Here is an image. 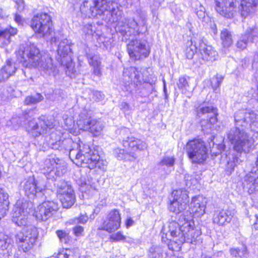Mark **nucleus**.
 <instances>
[{
  "label": "nucleus",
  "mask_w": 258,
  "mask_h": 258,
  "mask_svg": "<svg viewBox=\"0 0 258 258\" xmlns=\"http://www.w3.org/2000/svg\"><path fill=\"white\" fill-rule=\"evenodd\" d=\"M127 50L130 57L139 60L149 56L150 48L145 40L132 39L127 45Z\"/></svg>",
  "instance_id": "nucleus-9"
},
{
  "label": "nucleus",
  "mask_w": 258,
  "mask_h": 258,
  "mask_svg": "<svg viewBox=\"0 0 258 258\" xmlns=\"http://www.w3.org/2000/svg\"><path fill=\"white\" fill-rule=\"evenodd\" d=\"M250 121L249 125L258 127V111L256 112L250 111Z\"/></svg>",
  "instance_id": "nucleus-53"
},
{
  "label": "nucleus",
  "mask_w": 258,
  "mask_h": 258,
  "mask_svg": "<svg viewBox=\"0 0 258 258\" xmlns=\"http://www.w3.org/2000/svg\"><path fill=\"white\" fill-rule=\"evenodd\" d=\"M243 35L246 36L249 41L253 42L254 40L258 37V27L255 25L248 27Z\"/></svg>",
  "instance_id": "nucleus-39"
},
{
  "label": "nucleus",
  "mask_w": 258,
  "mask_h": 258,
  "mask_svg": "<svg viewBox=\"0 0 258 258\" xmlns=\"http://www.w3.org/2000/svg\"><path fill=\"white\" fill-rule=\"evenodd\" d=\"M181 218L184 219V222L182 223V233L178 239L177 244L180 245L184 242L194 243L200 235V232L194 228L195 224L192 220V216L186 217V215H183Z\"/></svg>",
  "instance_id": "nucleus-10"
},
{
  "label": "nucleus",
  "mask_w": 258,
  "mask_h": 258,
  "mask_svg": "<svg viewBox=\"0 0 258 258\" xmlns=\"http://www.w3.org/2000/svg\"><path fill=\"white\" fill-rule=\"evenodd\" d=\"M109 12L111 13L113 21L116 22L120 19L122 12L119 10L118 5L116 3H114Z\"/></svg>",
  "instance_id": "nucleus-42"
},
{
  "label": "nucleus",
  "mask_w": 258,
  "mask_h": 258,
  "mask_svg": "<svg viewBox=\"0 0 258 258\" xmlns=\"http://www.w3.org/2000/svg\"><path fill=\"white\" fill-rule=\"evenodd\" d=\"M26 114L24 117L28 121L27 130L32 136L36 137L49 133L54 126L53 123L45 116H40L37 120H29Z\"/></svg>",
  "instance_id": "nucleus-5"
},
{
  "label": "nucleus",
  "mask_w": 258,
  "mask_h": 258,
  "mask_svg": "<svg viewBox=\"0 0 258 258\" xmlns=\"http://www.w3.org/2000/svg\"><path fill=\"white\" fill-rule=\"evenodd\" d=\"M175 162V158L173 157H164L159 163L160 166H166L167 167H173Z\"/></svg>",
  "instance_id": "nucleus-48"
},
{
  "label": "nucleus",
  "mask_w": 258,
  "mask_h": 258,
  "mask_svg": "<svg viewBox=\"0 0 258 258\" xmlns=\"http://www.w3.org/2000/svg\"><path fill=\"white\" fill-rule=\"evenodd\" d=\"M80 153H79V150L77 149H71L70 151L69 157L70 158L73 160L74 159H75L77 160V164H80V162H79L80 161Z\"/></svg>",
  "instance_id": "nucleus-52"
},
{
  "label": "nucleus",
  "mask_w": 258,
  "mask_h": 258,
  "mask_svg": "<svg viewBox=\"0 0 258 258\" xmlns=\"http://www.w3.org/2000/svg\"><path fill=\"white\" fill-rule=\"evenodd\" d=\"M121 221V214L119 210L113 209L108 213L106 220L103 222L98 229L112 233L120 227Z\"/></svg>",
  "instance_id": "nucleus-16"
},
{
  "label": "nucleus",
  "mask_w": 258,
  "mask_h": 258,
  "mask_svg": "<svg viewBox=\"0 0 258 258\" xmlns=\"http://www.w3.org/2000/svg\"><path fill=\"white\" fill-rule=\"evenodd\" d=\"M196 112L199 117L206 119L211 124H214L217 121L218 109L213 106H207L203 103L197 108Z\"/></svg>",
  "instance_id": "nucleus-21"
},
{
  "label": "nucleus",
  "mask_w": 258,
  "mask_h": 258,
  "mask_svg": "<svg viewBox=\"0 0 258 258\" xmlns=\"http://www.w3.org/2000/svg\"><path fill=\"white\" fill-rule=\"evenodd\" d=\"M235 214L234 209L230 207L218 210L214 212L213 222L220 226H223L230 223Z\"/></svg>",
  "instance_id": "nucleus-18"
},
{
  "label": "nucleus",
  "mask_w": 258,
  "mask_h": 258,
  "mask_svg": "<svg viewBox=\"0 0 258 258\" xmlns=\"http://www.w3.org/2000/svg\"><path fill=\"white\" fill-rule=\"evenodd\" d=\"M91 99L96 102H99L102 100L104 98V94L100 91H93L91 94Z\"/></svg>",
  "instance_id": "nucleus-54"
},
{
  "label": "nucleus",
  "mask_w": 258,
  "mask_h": 258,
  "mask_svg": "<svg viewBox=\"0 0 258 258\" xmlns=\"http://www.w3.org/2000/svg\"><path fill=\"white\" fill-rule=\"evenodd\" d=\"M89 63L92 67L97 66H101V61L99 57L96 55H92L91 54H87Z\"/></svg>",
  "instance_id": "nucleus-46"
},
{
  "label": "nucleus",
  "mask_w": 258,
  "mask_h": 258,
  "mask_svg": "<svg viewBox=\"0 0 258 258\" xmlns=\"http://www.w3.org/2000/svg\"><path fill=\"white\" fill-rule=\"evenodd\" d=\"M248 42L249 41L246 36L242 34L236 43L237 47L241 49H244L246 47Z\"/></svg>",
  "instance_id": "nucleus-50"
},
{
  "label": "nucleus",
  "mask_w": 258,
  "mask_h": 258,
  "mask_svg": "<svg viewBox=\"0 0 258 258\" xmlns=\"http://www.w3.org/2000/svg\"><path fill=\"white\" fill-rule=\"evenodd\" d=\"M71 42L67 39L61 40L58 45V54L62 57L68 55L71 52Z\"/></svg>",
  "instance_id": "nucleus-33"
},
{
  "label": "nucleus",
  "mask_w": 258,
  "mask_h": 258,
  "mask_svg": "<svg viewBox=\"0 0 258 258\" xmlns=\"http://www.w3.org/2000/svg\"><path fill=\"white\" fill-rule=\"evenodd\" d=\"M185 215V214H182L179 219L180 223H178L175 221H172L169 222L168 226H163L161 231L162 241L165 243H167L169 240L173 241L177 243L178 239L182 233V223L184 222V219L181 218V216Z\"/></svg>",
  "instance_id": "nucleus-11"
},
{
  "label": "nucleus",
  "mask_w": 258,
  "mask_h": 258,
  "mask_svg": "<svg viewBox=\"0 0 258 258\" xmlns=\"http://www.w3.org/2000/svg\"><path fill=\"white\" fill-rule=\"evenodd\" d=\"M173 200L171 202L169 209L171 212L178 214L183 211L187 207L188 196L187 191L180 189L173 191Z\"/></svg>",
  "instance_id": "nucleus-13"
},
{
  "label": "nucleus",
  "mask_w": 258,
  "mask_h": 258,
  "mask_svg": "<svg viewBox=\"0 0 258 258\" xmlns=\"http://www.w3.org/2000/svg\"><path fill=\"white\" fill-rule=\"evenodd\" d=\"M17 29L11 26L0 30V42L1 46L4 47L8 45L11 41V37L16 34Z\"/></svg>",
  "instance_id": "nucleus-31"
},
{
  "label": "nucleus",
  "mask_w": 258,
  "mask_h": 258,
  "mask_svg": "<svg viewBox=\"0 0 258 258\" xmlns=\"http://www.w3.org/2000/svg\"><path fill=\"white\" fill-rule=\"evenodd\" d=\"M29 207V204L26 201L19 200L13 210V221L19 226H24L17 234L16 240L19 247L25 252L33 248L38 235L36 227L27 225V216L30 210Z\"/></svg>",
  "instance_id": "nucleus-1"
},
{
  "label": "nucleus",
  "mask_w": 258,
  "mask_h": 258,
  "mask_svg": "<svg viewBox=\"0 0 258 258\" xmlns=\"http://www.w3.org/2000/svg\"><path fill=\"white\" fill-rule=\"evenodd\" d=\"M230 253L232 256L240 258H248L249 256V252L245 245H243L241 247L231 248Z\"/></svg>",
  "instance_id": "nucleus-37"
},
{
  "label": "nucleus",
  "mask_w": 258,
  "mask_h": 258,
  "mask_svg": "<svg viewBox=\"0 0 258 258\" xmlns=\"http://www.w3.org/2000/svg\"><path fill=\"white\" fill-rule=\"evenodd\" d=\"M23 189L26 196L30 199L43 197V186L39 185L33 178H29L24 183Z\"/></svg>",
  "instance_id": "nucleus-20"
},
{
  "label": "nucleus",
  "mask_w": 258,
  "mask_h": 258,
  "mask_svg": "<svg viewBox=\"0 0 258 258\" xmlns=\"http://www.w3.org/2000/svg\"><path fill=\"white\" fill-rule=\"evenodd\" d=\"M177 86L182 93L186 95L189 94V86L188 81L185 76H181L179 78Z\"/></svg>",
  "instance_id": "nucleus-40"
},
{
  "label": "nucleus",
  "mask_w": 258,
  "mask_h": 258,
  "mask_svg": "<svg viewBox=\"0 0 258 258\" xmlns=\"http://www.w3.org/2000/svg\"><path fill=\"white\" fill-rule=\"evenodd\" d=\"M45 141L47 142L48 146L54 150H61L64 148L69 140H61L60 137L57 134L56 132H52L48 135L45 137Z\"/></svg>",
  "instance_id": "nucleus-26"
},
{
  "label": "nucleus",
  "mask_w": 258,
  "mask_h": 258,
  "mask_svg": "<svg viewBox=\"0 0 258 258\" xmlns=\"http://www.w3.org/2000/svg\"><path fill=\"white\" fill-rule=\"evenodd\" d=\"M50 17L47 13H40L34 16L31 22V27L36 33L41 37L49 35L52 31Z\"/></svg>",
  "instance_id": "nucleus-7"
},
{
  "label": "nucleus",
  "mask_w": 258,
  "mask_h": 258,
  "mask_svg": "<svg viewBox=\"0 0 258 258\" xmlns=\"http://www.w3.org/2000/svg\"><path fill=\"white\" fill-rule=\"evenodd\" d=\"M67 165L62 159L55 157H49L44 160L41 170L48 179L55 180L66 173Z\"/></svg>",
  "instance_id": "nucleus-4"
},
{
  "label": "nucleus",
  "mask_w": 258,
  "mask_h": 258,
  "mask_svg": "<svg viewBox=\"0 0 258 258\" xmlns=\"http://www.w3.org/2000/svg\"><path fill=\"white\" fill-rule=\"evenodd\" d=\"M220 38L225 47H228L233 43L231 33L227 29H224L221 31Z\"/></svg>",
  "instance_id": "nucleus-38"
},
{
  "label": "nucleus",
  "mask_w": 258,
  "mask_h": 258,
  "mask_svg": "<svg viewBox=\"0 0 258 258\" xmlns=\"http://www.w3.org/2000/svg\"><path fill=\"white\" fill-rule=\"evenodd\" d=\"M235 2L236 0H215V10L220 15L230 18L235 12Z\"/></svg>",
  "instance_id": "nucleus-19"
},
{
  "label": "nucleus",
  "mask_w": 258,
  "mask_h": 258,
  "mask_svg": "<svg viewBox=\"0 0 258 258\" xmlns=\"http://www.w3.org/2000/svg\"><path fill=\"white\" fill-rule=\"evenodd\" d=\"M199 51L200 52L199 58L201 63L205 62H212L218 58L217 51L211 45H207L206 39H199Z\"/></svg>",
  "instance_id": "nucleus-17"
},
{
  "label": "nucleus",
  "mask_w": 258,
  "mask_h": 258,
  "mask_svg": "<svg viewBox=\"0 0 258 258\" xmlns=\"http://www.w3.org/2000/svg\"><path fill=\"white\" fill-rule=\"evenodd\" d=\"M114 2L106 0H94V6H90L89 8L90 13L92 16H95L97 15H101L105 11H110L112 6Z\"/></svg>",
  "instance_id": "nucleus-23"
},
{
  "label": "nucleus",
  "mask_w": 258,
  "mask_h": 258,
  "mask_svg": "<svg viewBox=\"0 0 258 258\" xmlns=\"http://www.w3.org/2000/svg\"><path fill=\"white\" fill-rule=\"evenodd\" d=\"M77 124L79 130L88 131L94 136L100 135L103 128L102 122L92 118L86 111L81 113Z\"/></svg>",
  "instance_id": "nucleus-8"
},
{
  "label": "nucleus",
  "mask_w": 258,
  "mask_h": 258,
  "mask_svg": "<svg viewBox=\"0 0 258 258\" xmlns=\"http://www.w3.org/2000/svg\"><path fill=\"white\" fill-rule=\"evenodd\" d=\"M58 210L57 203L47 201L40 204L35 210L34 215L38 220L46 221Z\"/></svg>",
  "instance_id": "nucleus-15"
},
{
  "label": "nucleus",
  "mask_w": 258,
  "mask_h": 258,
  "mask_svg": "<svg viewBox=\"0 0 258 258\" xmlns=\"http://www.w3.org/2000/svg\"><path fill=\"white\" fill-rule=\"evenodd\" d=\"M120 107L121 110H122L124 112H127L128 111L131 110L130 105L128 103L124 102H123L121 103Z\"/></svg>",
  "instance_id": "nucleus-62"
},
{
  "label": "nucleus",
  "mask_w": 258,
  "mask_h": 258,
  "mask_svg": "<svg viewBox=\"0 0 258 258\" xmlns=\"http://www.w3.org/2000/svg\"><path fill=\"white\" fill-rule=\"evenodd\" d=\"M227 137L237 153H248L253 148L254 141L244 128L234 126L227 132Z\"/></svg>",
  "instance_id": "nucleus-3"
},
{
  "label": "nucleus",
  "mask_w": 258,
  "mask_h": 258,
  "mask_svg": "<svg viewBox=\"0 0 258 258\" xmlns=\"http://www.w3.org/2000/svg\"><path fill=\"white\" fill-rule=\"evenodd\" d=\"M113 154L119 160L132 161L136 158L134 153H125L124 150L120 148L115 149Z\"/></svg>",
  "instance_id": "nucleus-36"
},
{
  "label": "nucleus",
  "mask_w": 258,
  "mask_h": 258,
  "mask_svg": "<svg viewBox=\"0 0 258 258\" xmlns=\"http://www.w3.org/2000/svg\"><path fill=\"white\" fill-rule=\"evenodd\" d=\"M93 73L96 76L100 77L102 75L100 66L93 67Z\"/></svg>",
  "instance_id": "nucleus-63"
},
{
  "label": "nucleus",
  "mask_w": 258,
  "mask_h": 258,
  "mask_svg": "<svg viewBox=\"0 0 258 258\" xmlns=\"http://www.w3.org/2000/svg\"><path fill=\"white\" fill-rule=\"evenodd\" d=\"M199 39H203V37L197 34L196 36L192 37L190 41L187 42L186 48L185 51L186 57L188 59L192 58L197 49L199 50Z\"/></svg>",
  "instance_id": "nucleus-30"
},
{
  "label": "nucleus",
  "mask_w": 258,
  "mask_h": 258,
  "mask_svg": "<svg viewBox=\"0 0 258 258\" xmlns=\"http://www.w3.org/2000/svg\"><path fill=\"white\" fill-rule=\"evenodd\" d=\"M206 203V199L202 196L199 195L194 197L189 205V215H187L186 217L191 215L192 219L194 215L197 217L203 215L205 213Z\"/></svg>",
  "instance_id": "nucleus-22"
},
{
  "label": "nucleus",
  "mask_w": 258,
  "mask_h": 258,
  "mask_svg": "<svg viewBox=\"0 0 258 258\" xmlns=\"http://www.w3.org/2000/svg\"><path fill=\"white\" fill-rule=\"evenodd\" d=\"M186 151L192 162L202 163L207 157V152L203 142L194 140L188 142L186 145Z\"/></svg>",
  "instance_id": "nucleus-6"
},
{
  "label": "nucleus",
  "mask_w": 258,
  "mask_h": 258,
  "mask_svg": "<svg viewBox=\"0 0 258 258\" xmlns=\"http://www.w3.org/2000/svg\"><path fill=\"white\" fill-rule=\"evenodd\" d=\"M15 6L19 12L22 11L24 9V3L23 0H17Z\"/></svg>",
  "instance_id": "nucleus-59"
},
{
  "label": "nucleus",
  "mask_w": 258,
  "mask_h": 258,
  "mask_svg": "<svg viewBox=\"0 0 258 258\" xmlns=\"http://www.w3.org/2000/svg\"><path fill=\"white\" fill-rule=\"evenodd\" d=\"M250 111L241 109L237 111L234 114L235 126L244 128L248 126L250 121Z\"/></svg>",
  "instance_id": "nucleus-27"
},
{
  "label": "nucleus",
  "mask_w": 258,
  "mask_h": 258,
  "mask_svg": "<svg viewBox=\"0 0 258 258\" xmlns=\"http://www.w3.org/2000/svg\"><path fill=\"white\" fill-rule=\"evenodd\" d=\"M243 184L249 194L258 191V170L247 173L244 177Z\"/></svg>",
  "instance_id": "nucleus-25"
},
{
  "label": "nucleus",
  "mask_w": 258,
  "mask_h": 258,
  "mask_svg": "<svg viewBox=\"0 0 258 258\" xmlns=\"http://www.w3.org/2000/svg\"><path fill=\"white\" fill-rule=\"evenodd\" d=\"M109 239L111 241L118 242L125 240L126 236L123 234L121 231H118L110 235Z\"/></svg>",
  "instance_id": "nucleus-49"
},
{
  "label": "nucleus",
  "mask_w": 258,
  "mask_h": 258,
  "mask_svg": "<svg viewBox=\"0 0 258 258\" xmlns=\"http://www.w3.org/2000/svg\"><path fill=\"white\" fill-rule=\"evenodd\" d=\"M258 7V0H241L239 10L242 17L245 18L254 14Z\"/></svg>",
  "instance_id": "nucleus-24"
},
{
  "label": "nucleus",
  "mask_w": 258,
  "mask_h": 258,
  "mask_svg": "<svg viewBox=\"0 0 258 258\" xmlns=\"http://www.w3.org/2000/svg\"><path fill=\"white\" fill-rule=\"evenodd\" d=\"M83 231V227L81 226H77L73 228L74 233L78 236L81 235Z\"/></svg>",
  "instance_id": "nucleus-58"
},
{
  "label": "nucleus",
  "mask_w": 258,
  "mask_h": 258,
  "mask_svg": "<svg viewBox=\"0 0 258 258\" xmlns=\"http://www.w3.org/2000/svg\"><path fill=\"white\" fill-rule=\"evenodd\" d=\"M123 145L124 147L128 146L133 151L144 150L147 147L145 142L133 137H127L126 140H123Z\"/></svg>",
  "instance_id": "nucleus-29"
},
{
  "label": "nucleus",
  "mask_w": 258,
  "mask_h": 258,
  "mask_svg": "<svg viewBox=\"0 0 258 258\" xmlns=\"http://www.w3.org/2000/svg\"><path fill=\"white\" fill-rule=\"evenodd\" d=\"M70 253V250L66 249L65 250H62L58 254L57 258H69Z\"/></svg>",
  "instance_id": "nucleus-57"
},
{
  "label": "nucleus",
  "mask_w": 258,
  "mask_h": 258,
  "mask_svg": "<svg viewBox=\"0 0 258 258\" xmlns=\"http://www.w3.org/2000/svg\"><path fill=\"white\" fill-rule=\"evenodd\" d=\"M9 205L8 195L0 188V220L6 215Z\"/></svg>",
  "instance_id": "nucleus-32"
},
{
  "label": "nucleus",
  "mask_w": 258,
  "mask_h": 258,
  "mask_svg": "<svg viewBox=\"0 0 258 258\" xmlns=\"http://www.w3.org/2000/svg\"><path fill=\"white\" fill-rule=\"evenodd\" d=\"M140 19L141 22L139 23H138L134 19H130L128 20L127 26L130 29H132V31H131L130 33L134 35L140 34L139 25L144 26L145 25L146 15L144 13L142 14Z\"/></svg>",
  "instance_id": "nucleus-34"
},
{
  "label": "nucleus",
  "mask_w": 258,
  "mask_h": 258,
  "mask_svg": "<svg viewBox=\"0 0 258 258\" xmlns=\"http://www.w3.org/2000/svg\"><path fill=\"white\" fill-rule=\"evenodd\" d=\"M10 75L5 71V70L2 68L0 71V82H4L7 80L10 77Z\"/></svg>",
  "instance_id": "nucleus-56"
},
{
  "label": "nucleus",
  "mask_w": 258,
  "mask_h": 258,
  "mask_svg": "<svg viewBox=\"0 0 258 258\" xmlns=\"http://www.w3.org/2000/svg\"><path fill=\"white\" fill-rule=\"evenodd\" d=\"M235 166V165L233 162H228L226 166V171L228 172L229 174H231L234 170Z\"/></svg>",
  "instance_id": "nucleus-61"
},
{
  "label": "nucleus",
  "mask_w": 258,
  "mask_h": 258,
  "mask_svg": "<svg viewBox=\"0 0 258 258\" xmlns=\"http://www.w3.org/2000/svg\"><path fill=\"white\" fill-rule=\"evenodd\" d=\"M77 222L81 224H85L88 220V216L84 215H81L79 218H77Z\"/></svg>",
  "instance_id": "nucleus-64"
},
{
  "label": "nucleus",
  "mask_w": 258,
  "mask_h": 258,
  "mask_svg": "<svg viewBox=\"0 0 258 258\" xmlns=\"http://www.w3.org/2000/svg\"><path fill=\"white\" fill-rule=\"evenodd\" d=\"M12 240L7 236H5L3 238H0V249L4 250L11 248Z\"/></svg>",
  "instance_id": "nucleus-43"
},
{
  "label": "nucleus",
  "mask_w": 258,
  "mask_h": 258,
  "mask_svg": "<svg viewBox=\"0 0 258 258\" xmlns=\"http://www.w3.org/2000/svg\"><path fill=\"white\" fill-rule=\"evenodd\" d=\"M149 256L150 258H162L161 249L154 246L150 247L149 250Z\"/></svg>",
  "instance_id": "nucleus-45"
},
{
  "label": "nucleus",
  "mask_w": 258,
  "mask_h": 258,
  "mask_svg": "<svg viewBox=\"0 0 258 258\" xmlns=\"http://www.w3.org/2000/svg\"><path fill=\"white\" fill-rule=\"evenodd\" d=\"M16 55L23 67L37 68L41 75L45 78L55 77L58 73L52 59L48 56L42 57L39 50L33 44H21Z\"/></svg>",
  "instance_id": "nucleus-2"
},
{
  "label": "nucleus",
  "mask_w": 258,
  "mask_h": 258,
  "mask_svg": "<svg viewBox=\"0 0 258 258\" xmlns=\"http://www.w3.org/2000/svg\"><path fill=\"white\" fill-rule=\"evenodd\" d=\"M43 99V97L40 93H36L33 96H27L25 100L24 104L29 105L37 103Z\"/></svg>",
  "instance_id": "nucleus-41"
},
{
  "label": "nucleus",
  "mask_w": 258,
  "mask_h": 258,
  "mask_svg": "<svg viewBox=\"0 0 258 258\" xmlns=\"http://www.w3.org/2000/svg\"><path fill=\"white\" fill-rule=\"evenodd\" d=\"M58 198L64 208H71L75 203L76 198L73 189L70 185L63 181L57 184Z\"/></svg>",
  "instance_id": "nucleus-14"
},
{
  "label": "nucleus",
  "mask_w": 258,
  "mask_h": 258,
  "mask_svg": "<svg viewBox=\"0 0 258 258\" xmlns=\"http://www.w3.org/2000/svg\"><path fill=\"white\" fill-rule=\"evenodd\" d=\"M123 80L126 85L133 83L138 86L142 82L152 84L156 81L155 76L144 78L142 73L135 67H130L124 70L123 73Z\"/></svg>",
  "instance_id": "nucleus-12"
},
{
  "label": "nucleus",
  "mask_w": 258,
  "mask_h": 258,
  "mask_svg": "<svg viewBox=\"0 0 258 258\" xmlns=\"http://www.w3.org/2000/svg\"><path fill=\"white\" fill-rule=\"evenodd\" d=\"M197 15L200 19H203L205 18V9L203 6H201L200 7V10L197 11Z\"/></svg>",
  "instance_id": "nucleus-60"
},
{
  "label": "nucleus",
  "mask_w": 258,
  "mask_h": 258,
  "mask_svg": "<svg viewBox=\"0 0 258 258\" xmlns=\"http://www.w3.org/2000/svg\"><path fill=\"white\" fill-rule=\"evenodd\" d=\"M79 152L81 153L79 162H80V165L84 167L90 163L93 155L97 154L95 151L91 150L89 146L87 145H83L82 146L80 145Z\"/></svg>",
  "instance_id": "nucleus-28"
},
{
  "label": "nucleus",
  "mask_w": 258,
  "mask_h": 258,
  "mask_svg": "<svg viewBox=\"0 0 258 258\" xmlns=\"http://www.w3.org/2000/svg\"><path fill=\"white\" fill-rule=\"evenodd\" d=\"M5 71L7 72L10 76H12L15 73L17 68L15 63L12 62L10 60L7 61L6 64L3 68Z\"/></svg>",
  "instance_id": "nucleus-47"
},
{
  "label": "nucleus",
  "mask_w": 258,
  "mask_h": 258,
  "mask_svg": "<svg viewBox=\"0 0 258 258\" xmlns=\"http://www.w3.org/2000/svg\"><path fill=\"white\" fill-rule=\"evenodd\" d=\"M56 234L61 242H63L64 243L67 242L68 235L64 232L60 230H57L56 231Z\"/></svg>",
  "instance_id": "nucleus-55"
},
{
  "label": "nucleus",
  "mask_w": 258,
  "mask_h": 258,
  "mask_svg": "<svg viewBox=\"0 0 258 258\" xmlns=\"http://www.w3.org/2000/svg\"><path fill=\"white\" fill-rule=\"evenodd\" d=\"M224 77L219 74H217L211 79V85L212 88L216 90L218 88L222 82L223 81Z\"/></svg>",
  "instance_id": "nucleus-44"
},
{
  "label": "nucleus",
  "mask_w": 258,
  "mask_h": 258,
  "mask_svg": "<svg viewBox=\"0 0 258 258\" xmlns=\"http://www.w3.org/2000/svg\"><path fill=\"white\" fill-rule=\"evenodd\" d=\"M66 74L71 78L75 77L76 71L74 68V64L71 62L66 64Z\"/></svg>",
  "instance_id": "nucleus-51"
},
{
  "label": "nucleus",
  "mask_w": 258,
  "mask_h": 258,
  "mask_svg": "<svg viewBox=\"0 0 258 258\" xmlns=\"http://www.w3.org/2000/svg\"><path fill=\"white\" fill-rule=\"evenodd\" d=\"M107 165V162L103 160H100V156L98 154H94L91 159V162L88 165L85 166L89 169H93L95 167L104 169Z\"/></svg>",
  "instance_id": "nucleus-35"
}]
</instances>
